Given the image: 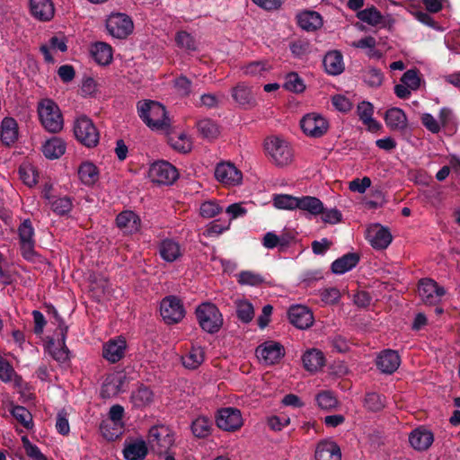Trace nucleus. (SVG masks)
<instances>
[{"mask_svg": "<svg viewBox=\"0 0 460 460\" xmlns=\"http://www.w3.org/2000/svg\"><path fill=\"white\" fill-rule=\"evenodd\" d=\"M15 370L13 366L5 358L0 357V380L9 383L13 380Z\"/></svg>", "mask_w": 460, "mask_h": 460, "instance_id": "e2e57ef3", "label": "nucleus"}, {"mask_svg": "<svg viewBox=\"0 0 460 460\" xmlns=\"http://www.w3.org/2000/svg\"><path fill=\"white\" fill-rule=\"evenodd\" d=\"M385 121L391 130L404 132L408 128V119L405 112L397 107L388 109L385 113Z\"/></svg>", "mask_w": 460, "mask_h": 460, "instance_id": "5701e85b", "label": "nucleus"}, {"mask_svg": "<svg viewBox=\"0 0 460 460\" xmlns=\"http://www.w3.org/2000/svg\"><path fill=\"white\" fill-rule=\"evenodd\" d=\"M418 292L425 304L435 305L446 293L445 288L431 279H421L418 284Z\"/></svg>", "mask_w": 460, "mask_h": 460, "instance_id": "4468645a", "label": "nucleus"}, {"mask_svg": "<svg viewBox=\"0 0 460 460\" xmlns=\"http://www.w3.org/2000/svg\"><path fill=\"white\" fill-rule=\"evenodd\" d=\"M175 43L178 48L186 51H196L198 43L190 33L186 31H179L175 35Z\"/></svg>", "mask_w": 460, "mask_h": 460, "instance_id": "49530a36", "label": "nucleus"}, {"mask_svg": "<svg viewBox=\"0 0 460 460\" xmlns=\"http://www.w3.org/2000/svg\"><path fill=\"white\" fill-rule=\"evenodd\" d=\"M116 226L127 235L137 234L141 228L140 217L132 210H124L116 217Z\"/></svg>", "mask_w": 460, "mask_h": 460, "instance_id": "dca6fc26", "label": "nucleus"}, {"mask_svg": "<svg viewBox=\"0 0 460 460\" xmlns=\"http://www.w3.org/2000/svg\"><path fill=\"white\" fill-rule=\"evenodd\" d=\"M284 88L288 91L300 93L305 89V84L303 79L296 72H291L287 75Z\"/></svg>", "mask_w": 460, "mask_h": 460, "instance_id": "8fccbe9b", "label": "nucleus"}, {"mask_svg": "<svg viewBox=\"0 0 460 460\" xmlns=\"http://www.w3.org/2000/svg\"><path fill=\"white\" fill-rule=\"evenodd\" d=\"M127 342L124 338L111 340L103 345L102 357L111 363L119 362L125 355Z\"/></svg>", "mask_w": 460, "mask_h": 460, "instance_id": "b1692460", "label": "nucleus"}, {"mask_svg": "<svg viewBox=\"0 0 460 460\" xmlns=\"http://www.w3.org/2000/svg\"><path fill=\"white\" fill-rule=\"evenodd\" d=\"M122 384L120 378H112L109 381L108 379L103 383L102 387L101 394L103 398L110 397L111 394H117L119 392V386Z\"/></svg>", "mask_w": 460, "mask_h": 460, "instance_id": "bf43d9fd", "label": "nucleus"}, {"mask_svg": "<svg viewBox=\"0 0 460 460\" xmlns=\"http://www.w3.org/2000/svg\"><path fill=\"white\" fill-rule=\"evenodd\" d=\"M173 87L180 97H188L192 93V82L186 75H181L174 78Z\"/></svg>", "mask_w": 460, "mask_h": 460, "instance_id": "603ef678", "label": "nucleus"}, {"mask_svg": "<svg viewBox=\"0 0 460 460\" xmlns=\"http://www.w3.org/2000/svg\"><path fill=\"white\" fill-rule=\"evenodd\" d=\"M181 361L186 368H198L204 361L203 349L201 347H192L186 355L182 356Z\"/></svg>", "mask_w": 460, "mask_h": 460, "instance_id": "a19ab883", "label": "nucleus"}, {"mask_svg": "<svg viewBox=\"0 0 460 460\" xmlns=\"http://www.w3.org/2000/svg\"><path fill=\"white\" fill-rule=\"evenodd\" d=\"M217 426L226 431H234L243 425L241 411L236 408H223L216 417Z\"/></svg>", "mask_w": 460, "mask_h": 460, "instance_id": "f8f14e48", "label": "nucleus"}, {"mask_svg": "<svg viewBox=\"0 0 460 460\" xmlns=\"http://www.w3.org/2000/svg\"><path fill=\"white\" fill-rule=\"evenodd\" d=\"M130 402L135 408H146L154 402V393L149 387L141 385L137 390L132 392Z\"/></svg>", "mask_w": 460, "mask_h": 460, "instance_id": "7c9ffc66", "label": "nucleus"}, {"mask_svg": "<svg viewBox=\"0 0 460 460\" xmlns=\"http://www.w3.org/2000/svg\"><path fill=\"white\" fill-rule=\"evenodd\" d=\"M216 179L226 185H236L242 181V172L231 163L218 164L215 170Z\"/></svg>", "mask_w": 460, "mask_h": 460, "instance_id": "6ab92c4d", "label": "nucleus"}, {"mask_svg": "<svg viewBox=\"0 0 460 460\" xmlns=\"http://www.w3.org/2000/svg\"><path fill=\"white\" fill-rule=\"evenodd\" d=\"M78 175L85 185H93L99 179L97 167L91 162L83 163L78 169Z\"/></svg>", "mask_w": 460, "mask_h": 460, "instance_id": "ea45409f", "label": "nucleus"}, {"mask_svg": "<svg viewBox=\"0 0 460 460\" xmlns=\"http://www.w3.org/2000/svg\"><path fill=\"white\" fill-rule=\"evenodd\" d=\"M360 256L357 252H348L341 257L336 259L331 265V270L334 274H344L353 268H355L359 262Z\"/></svg>", "mask_w": 460, "mask_h": 460, "instance_id": "393cba45", "label": "nucleus"}, {"mask_svg": "<svg viewBox=\"0 0 460 460\" xmlns=\"http://www.w3.org/2000/svg\"><path fill=\"white\" fill-rule=\"evenodd\" d=\"M59 335H60V338L58 339V344H59L60 348L55 349L54 350L50 351V353H51L52 358L55 360L63 363L68 359V354H69V349H68L67 346L66 345V335H67L66 329L65 328L64 332H60Z\"/></svg>", "mask_w": 460, "mask_h": 460, "instance_id": "864d4df0", "label": "nucleus"}, {"mask_svg": "<svg viewBox=\"0 0 460 460\" xmlns=\"http://www.w3.org/2000/svg\"><path fill=\"white\" fill-rule=\"evenodd\" d=\"M170 146L182 154L189 153L191 150V141L187 134L181 132L176 136H171L169 137Z\"/></svg>", "mask_w": 460, "mask_h": 460, "instance_id": "de8ad7c7", "label": "nucleus"}, {"mask_svg": "<svg viewBox=\"0 0 460 460\" xmlns=\"http://www.w3.org/2000/svg\"><path fill=\"white\" fill-rule=\"evenodd\" d=\"M315 460H341V451L339 445L332 440H321L314 451Z\"/></svg>", "mask_w": 460, "mask_h": 460, "instance_id": "412c9836", "label": "nucleus"}, {"mask_svg": "<svg viewBox=\"0 0 460 460\" xmlns=\"http://www.w3.org/2000/svg\"><path fill=\"white\" fill-rule=\"evenodd\" d=\"M44 197L50 203L52 211L58 216L67 215L73 208L72 199L67 196L59 197L53 200L48 193H45Z\"/></svg>", "mask_w": 460, "mask_h": 460, "instance_id": "58836bf2", "label": "nucleus"}, {"mask_svg": "<svg viewBox=\"0 0 460 460\" xmlns=\"http://www.w3.org/2000/svg\"><path fill=\"white\" fill-rule=\"evenodd\" d=\"M364 406L369 411H380L385 406V397L376 392L367 393L364 399Z\"/></svg>", "mask_w": 460, "mask_h": 460, "instance_id": "c03bdc74", "label": "nucleus"}, {"mask_svg": "<svg viewBox=\"0 0 460 460\" xmlns=\"http://www.w3.org/2000/svg\"><path fill=\"white\" fill-rule=\"evenodd\" d=\"M56 429L63 436H66L70 432L67 412L64 409L59 411L57 414Z\"/></svg>", "mask_w": 460, "mask_h": 460, "instance_id": "052dcab7", "label": "nucleus"}, {"mask_svg": "<svg viewBox=\"0 0 460 460\" xmlns=\"http://www.w3.org/2000/svg\"><path fill=\"white\" fill-rule=\"evenodd\" d=\"M223 208L217 201L209 200L205 201L200 206V215L203 217L210 218L218 215Z\"/></svg>", "mask_w": 460, "mask_h": 460, "instance_id": "13d9d810", "label": "nucleus"}, {"mask_svg": "<svg viewBox=\"0 0 460 460\" xmlns=\"http://www.w3.org/2000/svg\"><path fill=\"white\" fill-rule=\"evenodd\" d=\"M133 28L131 18L125 13H112L106 21L108 32L117 39L127 38L132 32Z\"/></svg>", "mask_w": 460, "mask_h": 460, "instance_id": "1a4fd4ad", "label": "nucleus"}, {"mask_svg": "<svg viewBox=\"0 0 460 460\" xmlns=\"http://www.w3.org/2000/svg\"><path fill=\"white\" fill-rule=\"evenodd\" d=\"M290 51L296 58H302L309 49L308 42L305 40H296L290 43Z\"/></svg>", "mask_w": 460, "mask_h": 460, "instance_id": "774afa93", "label": "nucleus"}, {"mask_svg": "<svg viewBox=\"0 0 460 460\" xmlns=\"http://www.w3.org/2000/svg\"><path fill=\"white\" fill-rule=\"evenodd\" d=\"M137 108L139 118L151 129L166 130L170 127L165 107L160 102L146 100L138 102Z\"/></svg>", "mask_w": 460, "mask_h": 460, "instance_id": "f257e3e1", "label": "nucleus"}, {"mask_svg": "<svg viewBox=\"0 0 460 460\" xmlns=\"http://www.w3.org/2000/svg\"><path fill=\"white\" fill-rule=\"evenodd\" d=\"M317 405L324 411H332L338 406L339 401L334 393L330 390H323L315 395Z\"/></svg>", "mask_w": 460, "mask_h": 460, "instance_id": "79ce46f5", "label": "nucleus"}, {"mask_svg": "<svg viewBox=\"0 0 460 460\" xmlns=\"http://www.w3.org/2000/svg\"><path fill=\"white\" fill-rule=\"evenodd\" d=\"M195 315L199 327L209 334L218 332L223 325V315L213 303L200 304L195 310Z\"/></svg>", "mask_w": 460, "mask_h": 460, "instance_id": "f03ea898", "label": "nucleus"}, {"mask_svg": "<svg viewBox=\"0 0 460 460\" xmlns=\"http://www.w3.org/2000/svg\"><path fill=\"white\" fill-rule=\"evenodd\" d=\"M303 364L307 371H317L324 365V356L319 349H313L304 353L302 357Z\"/></svg>", "mask_w": 460, "mask_h": 460, "instance_id": "72a5a7b5", "label": "nucleus"}, {"mask_svg": "<svg viewBox=\"0 0 460 460\" xmlns=\"http://www.w3.org/2000/svg\"><path fill=\"white\" fill-rule=\"evenodd\" d=\"M258 358L264 361L266 365L278 363L285 355L283 346L275 341H266L256 348Z\"/></svg>", "mask_w": 460, "mask_h": 460, "instance_id": "2eb2a0df", "label": "nucleus"}, {"mask_svg": "<svg viewBox=\"0 0 460 460\" xmlns=\"http://www.w3.org/2000/svg\"><path fill=\"white\" fill-rule=\"evenodd\" d=\"M11 415L19 421L25 429H31L33 427L31 413L23 406L12 405Z\"/></svg>", "mask_w": 460, "mask_h": 460, "instance_id": "a18cd8bd", "label": "nucleus"}, {"mask_svg": "<svg viewBox=\"0 0 460 460\" xmlns=\"http://www.w3.org/2000/svg\"><path fill=\"white\" fill-rule=\"evenodd\" d=\"M322 215V220L324 223L335 225L342 220V214L340 210L337 208H332V209H325L324 212L321 213Z\"/></svg>", "mask_w": 460, "mask_h": 460, "instance_id": "69168bd1", "label": "nucleus"}, {"mask_svg": "<svg viewBox=\"0 0 460 460\" xmlns=\"http://www.w3.org/2000/svg\"><path fill=\"white\" fill-rule=\"evenodd\" d=\"M367 237L372 247L377 250L386 249L393 240L388 228L380 225H376L369 229Z\"/></svg>", "mask_w": 460, "mask_h": 460, "instance_id": "4be33fe9", "label": "nucleus"}, {"mask_svg": "<svg viewBox=\"0 0 460 460\" xmlns=\"http://www.w3.org/2000/svg\"><path fill=\"white\" fill-rule=\"evenodd\" d=\"M34 228L30 219H24L18 227V235L22 257L31 261L35 256Z\"/></svg>", "mask_w": 460, "mask_h": 460, "instance_id": "9d476101", "label": "nucleus"}, {"mask_svg": "<svg viewBox=\"0 0 460 460\" xmlns=\"http://www.w3.org/2000/svg\"><path fill=\"white\" fill-rule=\"evenodd\" d=\"M159 254L167 262H173L181 257L180 244L172 239H164L159 244Z\"/></svg>", "mask_w": 460, "mask_h": 460, "instance_id": "cd10ccee", "label": "nucleus"}, {"mask_svg": "<svg viewBox=\"0 0 460 460\" xmlns=\"http://www.w3.org/2000/svg\"><path fill=\"white\" fill-rule=\"evenodd\" d=\"M273 205L279 209L294 210L297 208L298 197L288 194H276L273 198Z\"/></svg>", "mask_w": 460, "mask_h": 460, "instance_id": "09e8293b", "label": "nucleus"}, {"mask_svg": "<svg viewBox=\"0 0 460 460\" xmlns=\"http://www.w3.org/2000/svg\"><path fill=\"white\" fill-rule=\"evenodd\" d=\"M409 442L415 450L426 451L434 442V434L424 426H420L410 433Z\"/></svg>", "mask_w": 460, "mask_h": 460, "instance_id": "a211bd4d", "label": "nucleus"}, {"mask_svg": "<svg viewBox=\"0 0 460 460\" xmlns=\"http://www.w3.org/2000/svg\"><path fill=\"white\" fill-rule=\"evenodd\" d=\"M300 127L303 132L312 137L323 136L329 128L327 120L316 113H308L300 120Z\"/></svg>", "mask_w": 460, "mask_h": 460, "instance_id": "9b49d317", "label": "nucleus"}, {"mask_svg": "<svg viewBox=\"0 0 460 460\" xmlns=\"http://www.w3.org/2000/svg\"><path fill=\"white\" fill-rule=\"evenodd\" d=\"M401 82L411 90H418L420 86V77L417 69L407 70L401 77Z\"/></svg>", "mask_w": 460, "mask_h": 460, "instance_id": "4d7b16f0", "label": "nucleus"}, {"mask_svg": "<svg viewBox=\"0 0 460 460\" xmlns=\"http://www.w3.org/2000/svg\"><path fill=\"white\" fill-rule=\"evenodd\" d=\"M237 281L240 285L259 286L265 281L263 276L252 270H242L237 275Z\"/></svg>", "mask_w": 460, "mask_h": 460, "instance_id": "3c124183", "label": "nucleus"}, {"mask_svg": "<svg viewBox=\"0 0 460 460\" xmlns=\"http://www.w3.org/2000/svg\"><path fill=\"white\" fill-rule=\"evenodd\" d=\"M149 177L158 184L171 185L178 179L179 173L176 167L169 162L158 161L150 166Z\"/></svg>", "mask_w": 460, "mask_h": 460, "instance_id": "6e6552de", "label": "nucleus"}, {"mask_svg": "<svg viewBox=\"0 0 460 460\" xmlns=\"http://www.w3.org/2000/svg\"><path fill=\"white\" fill-rule=\"evenodd\" d=\"M401 364V358L394 349L382 350L376 359V367L384 374L394 373Z\"/></svg>", "mask_w": 460, "mask_h": 460, "instance_id": "f3484780", "label": "nucleus"}, {"mask_svg": "<svg viewBox=\"0 0 460 460\" xmlns=\"http://www.w3.org/2000/svg\"><path fill=\"white\" fill-rule=\"evenodd\" d=\"M91 55L94 61L102 66L109 65L112 60V49L105 42H95L91 47Z\"/></svg>", "mask_w": 460, "mask_h": 460, "instance_id": "2f4dec72", "label": "nucleus"}, {"mask_svg": "<svg viewBox=\"0 0 460 460\" xmlns=\"http://www.w3.org/2000/svg\"><path fill=\"white\" fill-rule=\"evenodd\" d=\"M264 147L266 153L279 166L287 165L292 160V151L288 144L278 137L266 138Z\"/></svg>", "mask_w": 460, "mask_h": 460, "instance_id": "423d86ee", "label": "nucleus"}, {"mask_svg": "<svg viewBox=\"0 0 460 460\" xmlns=\"http://www.w3.org/2000/svg\"><path fill=\"white\" fill-rule=\"evenodd\" d=\"M288 317L290 323L300 330L308 329L314 323L313 312L303 305H291L288 310Z\"/></svg>", "mask_w": 460, "mask_h": 460, "instance_id": "ddd939ff", "label": "nucleus"}, {"mask_svg": "<svg viewBox=\"0 0 460 460\" xmlns=\"http://www.w3.org/2000/svg\"><path fill=\"white\" fill-rule=\"evenodd\" d=\"M358 115L363 124L367 121L372 122V117L374 113V106L369 102L363 101L358 105Z\"/></svg>", "mask_w": 460, "mask_h": 460, "instance_id": "680f3d73", "label": "nucleus"}, {"mask_svg": "<svg viewBox=\"0 0 460 460\" xmlns=\"http://www.w3.org/2000/svg\"><path fill=\"white\" fill-rule=\"evenodd\" d=\"M327 74L338 75L344 71L343 56L338 50L328 52L323 60Z\"/></svg>", "mask_w": 460, "mask_h": 460, "instance_id": "bb28decb", "label": "nucleus"}, {"mask_svg": "<svg viewBox=\"0 0 460 460\" xmlns=\"http://www.w3.org/2000/svg\"><path fill=\"white\" fill-rule=\"evenodd\" d=\"M181 300L175 296H167L160 303V314L167 324L180 323L185 316Z\"/></svg>", "mask_w": 460, "mask_h": 460, "instance_id": "0eeeda50", "label": "nucleus"}, {"mask_svg": "<svg viewBox=\"0 0 460 460\" xmlns=\"http://www.w3.org/2000/svg\"><path fill=\"white\" fill-rule=\"evenodd\" d=\"M1 141L4 146L13 145L18 138L17 121L11 117H5L0 128Z\"/></svg>", "mask_w": 460, "mask_h": 460, "instance_id": "a878e982", "label": "nucleus"}, {"mask_svg": "<svg viewBox=\"0 0 460 460\" xmlns=\"http://www.w3.org/2000/svg\"><path fill=\"white\" fill-rule=\"evenodd\" d=\"M297 208L316 217L324 212L323 203L316 197L302 196L298 198Z\"/></svg>", "mask_w": 460, "mask_h": 460, "instance_id": "473e14b6", "label": "nucleus"}, {"mask_svg": "<svg viewBox=\"0 0 460 460\" xmlns=\"http://www.w3.org/2000/svg\"><path fill=\"white\" fill-rule=\"evenodd\" d=\"M298 25L306 31H314L323 25L322 16L314 11H305L297 15Z\"/></svg>", "mask_w": 460, "mask_h": 460, "instance_id": "c756f323", "label": "nucleus"}, {"mask_svg": "<svg viewBox=\"0 0 460 460\" xmlns=\"http://www.w3.org/2000/svg\"><path fill=\"white\" fill-rule=\"evenodd\" d=\"M148 443L156 454L167 453L174 443V432L169 426L155 425L148 431Z\"/></svg>", "mask_w": 460, "mask_h": 460, "instance_id": "20e7f679", "label": "nucleus"}, {"mask_svg": "<svg viewBox=\"0 0 460 460\" xmlns=\"http://www.w3.org/2000/svg\"><path fill=\"white\" fill-rule=\"evenodd\" d=\"M371 180L369 177H363L362 179L356 178L349 181V189L353 192H358L360 194L365 193L367 189L370 187Z\"/></svg>", "mask_w": 460, "mask_h": 460, "instance_id": "0e129e2a", "label": "nucleus"}, {"mask_svg": "<svg viewBox=\"0 0 460 460\" xmlns=\"http://www.w3.org/2000/svg\"><path fill=\"white\" fill-rule=\"evenodd\" d=\"M196 127L199 135L206 139H214L219 134L217 125L210 119L199 120L196 123Z\"/></svg>", "mask_w": 460, "mask_h": 460, "instance_id": "37998d69", "label": "nucleus"}, {"mask_svg": "<svg viewBox=\"0 0 460 460\" xmlns=\"http://www.w3.org/2000/svg\"><path fill=\"white\" fill-rule=\"evenodd\" d=\"M38 114L43 128L50 133L59 132L64 119L58 104L50 99H43L38 104Z\"/></svg>", "mask_w": 460, "mask_h": 460, "instance_id": "7ed1b4c3", "label": "nucleus"}, {"mask_svg": "<svg viewBox=\"0 0 460 460\" xmlns=\"http://www.w3.org/2000/svg\"><path fill=\"white\" fill-rule=\"evenodd\" d=\"M383 79L384 75L382 71L376 67L369 68L363 73V81L373 88L379 87L383 83Z\"/></svg>", "mask_w": 460, "mask_h": 460, "instance_id": "5fc2aeb1", "label": "nucleus"}, {"mask_svg": "<svg viewBox=\"0 0 460 460\" xmlns=\"http://www.w3.org/2000/svg\"><path fill=\"white\" fill-rule=\"evenodd\" d=\"M66 148V143L63 139L53 137L42 145L41 150L46 158L54 160L63 155Z\"/></svg>", "mask_w": 460, "mask_h": 460, "instance_id": "c85d7f7f", "label": "nucleus"}, {"mask_svg": "<svg viewBox=\"0 0 460 460\" xmlns=\"http://www.w3.org/2000/svg\"><path fill=\"white\" fill-rule=\"evenodd\" d=\"M147 453L146 444L143 440L130 443L123 449V456L127 460H143Z\"/></svg>", "mask_w": 460, "mask_h": 460, "instance_id": "e433bc0d", "label": "nucleus"}, {"mask_svg": "<svg viewBox=\"0 0 460 460\" xmlns=\"http://www.w3.org/2000/svg\"><path fill=\"white\" fill-rule=\"evenodd\" d=\"M31 15L40 22H49L55 15L52 0H30Z\"/></svg>", "mask_w": 460, "mask_h": 460, "instance_id": "aec40b11", "label": "nucleus"}, {"mask_svg": "<svg viewBox=\"0 0 460 460\" xmlns=\"http://www.w3.org/2000/svg\"><path fill=\"white\" fill-rule=\"evenodd\" d=\"M236 314L241 322L244 323H250L254 316L252 305L248 301H241L237 305Z\"/></svg>", "mask_w": 460, "mask_h": 460, "instance_id": "6e6d98bb", "label": "nucleus"}, {"mask_svg": "<svg viewBox=\"0 0 460 460\" xmlns=\"http://www.w3.org/2000/svg\"><path fill=\"white\" fill-rule=\"evenodd\" d=\"M266 70H268L267 63L263 61L251 62L243 67V73L250 75H261Z\"/></svg>", "mask_w": 460, "mask_h": 460, "instance_id": "338daca9", "label": "nucleus"}, {"mask_svg": "<svg viewBox=\"0 0 460 460\" xmlns=\"http://www.w3.org/2000/svg\"><path fill=\"white\" fill-rule=\"evenodd\" d=\"M74 134L77 141L88 148L96 146L100 140L99 131L92 119L86 116H81L75 119Z\"/></svg>", "mask_w": 460, "mask_h": 460, "instance_id": "39448f33", "label": "nucleus"}, {"mask_svg": "<svg viewBox=\"0 0 460 460\" xmlns=\"http://www.w3.org/2000/svg\"><path fill=\"white\" fill-rule=\"evenodd\" d=\"M357 18L371 26L382 25V27H385L384 16L374 5L358 11Z\"/></svg>", "mask_w": 460, "mask_h": 460, "instance_id": "c9c22d12", "label": "nucleus"}, {"mask_svg": "<svg viewBox=\"0 0 460 460\" xmlns=\"http://www.w3.org/2000/svg\"><path fill=\"white\" fill-rule=\"evenodd\" d=\"M213 420L208 417L200 416L191 423V431L196 438H205L211 434Z\"/></svg>", "mask_w": 460, "mask_h": 460, "instance_id": "4c0bfd02", "label": "nucleus"}, {"mask_svg": "<svg viewBox=\"0 0 460 460\" xmlns=\"http://www.w3.org/2000/svg\"><path fill=\"white\" fill-rule=\"evenodd\" d=\"M232 97L241 106L251 107L256 102L251 88L243 84H239L233 88Z\"/></svg>", "mask_w": 460, "mask_h": 460, "instance_id": "f704fd0d", "label": "nucleus"}]
</instances>
